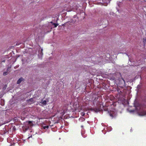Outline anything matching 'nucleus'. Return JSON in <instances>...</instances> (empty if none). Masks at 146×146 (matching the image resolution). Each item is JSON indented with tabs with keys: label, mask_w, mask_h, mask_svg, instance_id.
<instances>
[{
	"label": "nucleus",
	"mask_w": 146,
	"mask_h": 146,
	"mask_svg": "<svg viewBox=\"0 0 146 146\" xmlns=\"http://www.w3.org/2000/svg\"><path fill=\"white\" fill-rule=\"evenodd\" d=\"M78 20V17L77 15H75L73 17V19L71 20L70 22L74 23Z\"/></svg>",
	"instance_id": "obj_1"
},
{
	"label": "nucleus",
	"mask_w": 146,
	"mask_h": 146,
	"mask_svg": "<svg viewBox=\"0 0 146 146\" xmlns=\"http://www.w3.org/2000/svg\"><path fill=\"white\" fill-rule=\"evenodd\" d=\"M42 50H43L42 49H41L40 50H38L39 54H38V58L40 59H42V56L43 55V53L42 52Z\"/></svg>",
	"instance_id": "obj_2"
},
{
	"label": "nucleus",
	"mask_w": 146,
	"mask_h": 146,
	"mask_svg": "<svg viewBox=\"0 0 146 146\" xmlns=\"http://www.w3.org/2000/svg\"><path fill=\"white\" fill-rule=\"evenodd\" d=\"M25 80L24 78H23L22 77H21L19 78L17 82V84H19L22 81H25Z\"/></svg>",
	"instance_id": "obj_3"
},
{
	"label": "nucleus",
	"mask_w": 146,
	"mask_h": 146,
	"mask_svg": "<svg viewBox=\"0 0 146 146\" xmlns=\"http://www.w3.org/2000/svg\"><path fill=\"white\" fill-rule=\"evenodd\" d=\"M139 115L141 116H143L146 115V111H140L139 113Z\"/></svg>",
	"instance_id": "obj_4"
},
{
	"label": "nucleus",
	"mask_w": 146,
	"mask_h": 146,
	"mask_svg": "<svg viewBox=\"0 0 146 146\" xmlns=\"http://www.w3.org/2000/svg\"><path fill=\"white\" fill-rule=\"evenodd\" d=\"M100 108H93V111H94L95 112H97L98 111H100Z\"/></svg>",
	"instance_id": "obj_5"
},
{
	"label": "nucleus",
	"mask_w": 146,
	"mask_h": 146,
	"mask_svg": "<svg viewBox=\"0 0 146 146\" xmlns=\"http://www.w3.org/2000/svg\"><path fill=\"white\" fill-rule=\"evenodd\" d=\"M40 103L42 104L43 105H45L46 104V100H44L43 101L42 100L41 102H40Z\"/></svg>",
	"instance_id": "obj_6"
},
{
	"label": "nucleus",
	"mask_w": 146,
	"mask_h": 146,
	"mask_svg": "<svg viewBox=\"0 0 146 146\" xmlns=\"http://www.w3.org/2000/svg\"><path fill=\"white\" fill-rule=\"evenodd\" d=\"M11 68V66H9L7 68L6 71L7 72L9 73L10 72V69Z\"/></svg>",
	"instance_id": "obj_7"
},
{
	"label": "nucleus",
	"mask_w": 146,
	"mask_h": 146,
	"mask_svg": "<svg viewBox=\"0 0 146 146\" xmlns=\"http://www.w3.org/2000/svg\"><path fill=\"white\" fill-rule=\"evenodd\" d=\"M27 101L28 102H34V100H33V98H31L30 99H29V100H27Z\"/></svg>",
	"instance_id": "obj_8"
},
{
	"label": "nucleus",
	"mask_w": 146,
	"mask_h": 146,
	"mask_svg": "<svg viewBox=\"0 0 146 146\" xmlns=\"http://www.w3.org/2000/svg\"><path fill=\"white\" fill-rule=\"evenodd\" d=\"M103 108L104 110L106 111L108 110V108L107 106H103Z\"/></svg>",
	"instance_id": "obj_9"
},
{
	"label": "nucleus",
	"mask_w": 146,
	"mask_h": 146,
	"mask_svg": "<svg viewBox=\"0 0 146 146\" xmlns=\"http://www.w3.org/2000/svg\"><path fill=\"white\" fill-rule=\"evenodd\" d=\"M22 127L23 130L24 131H26L28 129V128H27L26 127Z\"/></svg>",
	"instance_id": "obj_10"
},
{
	"label": "nucleus",
	"mask_w": 146,
	"mask_h": 146,
	"mask_svg": "<svg viewBox=\"0 0 146 146\" xmlns=\"http://www.w3.org/2000/svg\"><path fill=\"white\" fill-rule=\"evenodd\" d=\"M53 25H54V27L55 28L58 25V23H53Z\"/></svg>",
	"instance_id": "obj_11"
},
{
	"label": "nucleus",
	"mask_w": 146,
	"mask_h": 146,
	"mask_svg": "<svg viewBox=\"0 0 146 146\" xmlns=\"http://www.w3.org/2000/svg\"><path fill=\"white\" fill-rule=\"evenodd\" d=\"M8 73H9L7 72V71H6V72H4L3 73V75L4 76H6V75H7Z\"/></svg>",
	"instance_id": "obj_12"
},
{
	"label": "nucleus",
	"mask_w": 146,
	"mask_h": 146,
	"mask_svg": "<svg viewBox=\"0 0 146 146\" xmlns=\"http://www.w3.org/2000/svg\"><path fill=\"white\" fill-rule=\"evenodd\" d=\"M73 8H74L73 7H72V8L71 7H70V9H67V11H71L72 10V9Z\"/></svg>",
	"instance_id": "obj_13"
},
{
	"label": "nucleus",
	"mask_w": 146,
	"mask_h": 146,
	"mask_svg": "<svg viewBox=\"0 0 146 146\" xmlns=\"http://www.w3.org/2000/svg\"><path fill=\"white\" fill-rule=\"evenodd\" d=\"M43 128L45 129L46 128L48 129L49 127L48 126H43Z\"/></svg>",
	"instance_id": "obj_14"
},
{
	"label": "nucleus",
	"mask_w": 146,
	"mask_h": 146,
	"mask_svg": "<svg viewBox=\"0 0 146 146\" xmlns=\"http://www.w3.org/2000/svg\"><path fill=\"white\" fill-rule=\"evenodd\" d=\"M143 42L144 44L146 43V39L143 38Z\"/></svg>",
	"instance_id": "obj_15"
},
{
	"label": "nucleus",
	"mask_w": 146,
	"mask_h": 146,
	"mask_svg": "<svg viewBox=\"0 0 146 146\" xmlns=\"http://www.w3.org/2000/svg\"><path fill=\"white\" fill-rule=\"evenodd\" d=\"M81 114L82 116H84L85 115V113L84 112H82L81 113Z\"/></svg>",
	"instance_id": "obj_16"
},
{
	"label": "nucleus",
	"mask_w": 146,
	"mask_h": 146,
	"mask_svg": "<svg viewBox=\"0 0 146 146\" xmlns=\"http://www.w3.org/2000/svg\"><path fill=\"white\" fill-rule=\"evenodd\" d=\"M110 115L112 117H113V114H112L111 113H110Z\"/></svg>",
	"instance_id": "obj_17"
},
{
	"label": "nucleus",
	"mask_w": 146,
	"mask_h": 146,
	"mask_svg": "<svg viewBox=\"0 0 146 146\" xmlns=\"http://www.w3.org/2000/svg\"><path fill=\"white\" fill-rule=\"evenodd\" d=\"M89 110L91 111H93V108H90L89 109Z\"/></svg>",
	"instance_id": "obj_18"
},
{
	"label": "nucleus",
	"mask_w": 146,
	"mask_h": 146,
	"mask_svg": "<svg viewBox=\"0 0 146 146\" xmlns=\"http://www.w3.org/2000/svg\"><path fill=\"white\" fill-rule=\"evenodd\" d=\"M28 123L29 124H30L32 123V122L31 121H29Z\"/></svg>",
	"instance_id": "obj_19"
},
{
	"label": "nucleus",
	"mask_w": 146,
	"mask_h": 146,
	"mask_svg": "<svg viewBox=\"0 0 146 146\" xmlns=\"http://www.w3.org/2000/svg\"><path fill=\"white\" fill-rule=\"evenodd\" d=\"M50 23L52 24V25H53V23H53L52 21L50 22Z\"/></svg>",
	"instance_id": "obj_20"
},
{
	"label": "nucleus",
	"mask_w": 146,
	"mask_h": 146,
	"mask_svg": "<svg viewBox=\"0 0 146 146\" xmlns=\"http://www.w3.org/2000/svg\"><path fill=\"white\" fill-rule=\"evenodd\" d=\"M123 83H124V84H125V80H123Z\"/></svg>",
	"instance_id": "obj_21"
},
{
	"label": "nucleus",
	"mask_w": 146,
	"mask_h": 146,
	"mask_svg": "<svg viewBox=\"0 0 146 146\" xmlns=\"http://www.w3.org/2000/svg\"><path fill=\"white\" fill-rule=\"evenodd\" d=\"M5 62V60H3L2 61V62Z\"/></svg>",
	"instance_id": "obj_22"
},
{
	"label": "nucleus",
	"mask_w": 146,
	"mask_h": 146,
	"mask_svg": "<svg viewBox=\"0 0 146 146\" xmlns=\"http://www.w3.org/2000/svg\"><path fill=\"white\" fill-rule=\"evenodd\" d=\"M32 137V135H31L30 136V137H28V138H29L30 137Z\"/></svg>",
	"instance_id": "obj_23"
},
{
	"label": "nucleus",
	"mask_w": 146,
	"mask_h": 146,
	"mask_svg": "<svg viewBox=\"0 0 146 146\" xmlns=\"http://www.w3.org/2000/svg\"><path fill=\"white\" fill-rule=\"evenodd\" d=\"M145 1L146 2V1Z\"/></svg>",
	"instance_id": "obj_24"
}]
</instances>
